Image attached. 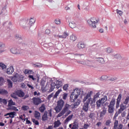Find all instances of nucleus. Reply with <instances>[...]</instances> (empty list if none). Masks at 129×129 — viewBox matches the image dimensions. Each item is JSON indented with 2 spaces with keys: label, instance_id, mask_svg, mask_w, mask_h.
Listing matches in <instances>:
<instances>
[{
  "label": "nucleus",
  "instance_id": "40",
  "mask_svg": "<svg viewBox=\"0 0 129 129\" xmlns=\"http://www.w3.org/2000/svg\"><path fill=\"white\" fill-rule=\"evenodd\" d=\"M70 40H71V41H76L77 37H76V36H75V35L74 34H72V35H71L70 38Z\"/></svg>",
  "mask_w": 129,
  "mask_h": 129
},
{
  "label": "nucleus",
  "instance_id": "13",
  "mask_svg": "<svg viewBox=\"0 0 129 129\" xmlns=\"http://www.w3.org/2000/svg\"><path fill=\"white\" fill-rule=\"evenodd\" d=\"M77 47L78 48V49H84V48L86 47V45L84 42H81L77 44Z\"/></svg>",
  "mask_w": 129,
  "mask_h": 129
},
{
  "label": "nucleus",
  "instance_id": "35",
  "mask_svg": "<svg viewBox=\"0 0 129 129\" xmlns=\"http://www.w3.org/2000/svg\"><path fill=\"white\" fill-rule=\"evenodd\" d=\"M4 103L5 105H7L8 104V101L6 99H3L0 97V103Z\"/></svg>",
  "mask_w": 129,
  "mask_h": 129
},
{
  "label": "nucleus",
  "instance_id": "17",
  "mask_svg": "<svg viewBox=\"0 0 129 129\" xmlns=\"http://www.w3.org/2000/svg\"><path fill=\"white\" fill-rule=\"evenodd\" d=\"M47 118H48V112H47V111H45L44 113V114L42 116V121H45L47 120Z\"/></svg>",
  "mask_w": 129,
  "mask_h": 129
},
{
  "label": "nucleus",
  "instance_id": "54",
  "mask_svg": "<svg viewBox=\"0 0 129 129\" xmlns=\"http://www.w3.org/2000/svg\"><path fill=\"white\" fill-rule=\"evenodd\" d=\"M114 58H116V59H121V56L120 54H115L114 55Z\"/></svg>",
  "mask_w": 129,
  "mask_h": 129
},
{
  "label": "nucleus",
  "instance_id": "39",
  "mask_svg": "<svg viewBox=\"0 0 129 129\" xmlns=\"http://www.w3.org/2000/svg\"><path fill=\"white\" fill-rule=\"evenodd\" d=\"M115 104V99L112 98L110 102L109 106L113 107L114 106Z\"/></svg>",
  "mask_w": 129,
  "mask_h": 129
},
{
  "label": "nucleus",
  "instance_id": "32",
  "mask_svg": "<svg viewBox=\"0 0 129 129\" xmlns=\"http://www.w3.org/2000/svg\"><path fill=\"white\" fill-rule=\"evenodd\" d=\"M97 61L98 62H99V63H101V64H104L105 62L104 61V59L102 57H98L97 58Z\"/></svg>",
  "mask_w": 129,
  "mask_h": 129
},
{
  "label": "nucleus",
  "instance_id": "43",
  "mask_svg": "<svg viewBox=\"0 0 129 129\" xmlns=\"http://www.w3.org/2000/svg\"><path fill=\"white\" fill-rule=\"evenodd\" d=\"M16 113H16V112H15V111L10 112V115L9 116V117H11V118L13 119V118H14V117H15V115H16Z\"/></svg>",
  "mask_w": 129,
  "mask_h": 129
},
{
  "label": "nucleus",
  "instance_id": "7",
  "mask_svg": "<svg viewBox=\"0 0 129 129\" xmlns=\"http://www.w3.org/2000/svg\"><path fill=\"white\" fill-rule=\"evenodd\" d=\"M15 93L18 97H24L25 96V93L22 90H18L15 92Z\"/></svg>",
  "mask_w": 129,
  "mask_h": 129
},
{
  "label": "nucleus",
  "instance_id": "55",
  "mask_svg": "<svg viewBox=\"0 0 129 129\" xmlns=\"http://www.w3.org/2000/svg\"><path fill=\"white\" fill-rule=\"evenodd\" d=\"M68 95V94L67 93H64L62 96V99H64V100H66L67 98V96Z\"/></svg>",
  "mask_w": 129,
  "mask_h": 129
},
{
  "label": "nucleus",
  "instance_id": "19",
  "mask_svg": "<svg viewBox=\"0 0 129 129\" xmlns=\"http://www.w3.org/2000/svg\"><path fill=\"white\" fill-rule=\"evenodd\" d=\"M55 86H56V83L52 82L50 84V89L49 91V92H52L53 90L55 89Z\"/></svg>",
  "mask_w": 129,
  "mask_h": 129
},
{
  "label": "nucleus",
  "instance_id": "16",
  "mask_svg": "<svg viewBox=\"0 0 129 129\" xmlns=\"http://www.w3.org/2000/svg\"><path fill=\"white\" fill-rule=\"evenodd\" d=\"M11 52L12 53V54H20L21 52L20 50L17 49L16 47H13L11 49Z\"/></svg>",
  "mask_w": 129,
  "mask_h": 129
},
{
  "label": "nucleus",
  "instance_id": "23",
  "mask_svg": "<svg viewBox=\"0 0 129 129\" xmlns=\"http://www.w3.org/2000/svg\"><path fill=\"white\" fill-rule=\"evenodd\" d=\"M39 110H40V112H44V111L46 110V106H45V104H42L39 107Z\"/></svg>",
  "mask_w": 129,
  "mask_h": 129
},
{
  "label": "nucleus",
  "instance_id": "11",
  "mask_svg": "<svg viewBox=\"0 0 129 129\" xmlns=\"http://www.w3.org/2000/svg\"><path fill=\"white\" fill-rule=\"evenodd\" d=\"M21 27L23 28H28V20H23L20 22V24Z\"/></svg>",
  "mask_w": 129,
  "mask_h": 129
},
{
  "label": "nucleus",
  "instance_id": "26",
  "mask_svg": "<svg viewBox=\"0 0 129 129\" xmlns=\"http://www.w3.org/2000/svg\"><path fill=\"white\" fill-rule=\"evenodd\" d=\"M108 111L109 113H112L114 111V108L112 106H108Z\"/></svg>",
  "mask_w": 129,
  "mask_h": 129
},
{
  "label": "nucleus",
  "instance_id": "9",
  "mask_svg": "<svg viewBox=\"0 0 129 129\" xmlns=\"http://www.w3.org/2000/svg\"><path fill=\"white\" fill-rule=\"evenodd\" d=\"M121 94H119L117 97L116 103V108H118L119 107V103L120 102V100H121Z\"/></svg>",
  "mask_w": 129,
  "mask_h": 129
},
{
  "label": "nucleus",
  "instance_id": "18",
  "mask_svg": "<svg viewBox=\"0 0 129 129\" xmlns=\"http://www.w3.org/2000/svg\"><path fill=\"white\" fill-rule=\"evenodd\" d=\"M54 126L53 127L54 128H56V127H58L61 125V123L60 122V120H57V121H55L54 122Z\"/></svg>",
  "mask_w": 129,
  "mask_h": 129
},
{
  "label": "nucleus",
  "instance_id": "36",
  "mask_svg": "<svg viewBox=\"0 0 129 129\" xmlns=\"http://www.w3.org/2000/svg\"><path fill=\"white\" fill-rule=\"evenodd\" d=\"M9 92L7 90H6L4 89H0V94H8Z\"/></svg>",
  "mask_w": 129,
  "mask_h": 129
},
{
  "label": "nucleus",
  "instance_id": "62",
  "mask_svg": "<svg viewBox=\"0 0 129 129\" xmlns=\"http://www.w3.org/2000/svg\"><path fill=\"white\" fill-rule=\"evenodd\" d=\"M116 12L119 16H121V15H122V12L121 11L118 10V9L116 10Z\"/></svg>",
  "mask_w": 129,
  "mask_h": 129
},
{
  "label": "nucleus",
  "instance_id": "12",
  "mask_svg": "<svg viewBox=\"0 0 129 129\" xmlns=\"http://www.w3.org/2000/svg\"><path fill=\"white\" fill-rule=\"evenodd\" d=\"M7 13V5H5L0 13V16H4Z\"/></svg>",
  "mask_w": 129,
  "mask_h": 129
},
{
  "label": "nucleus",
  "instance_id": "2",
  "mask_svg": "<svg viewBox=\"0 0 129 129\" xmlns=\"http://www.w3.org/2000/svg\"><path fill=\"white\" fill-rule=\"evenodd\" d=\"M99 22V19H96L94 18H91L90 20H88L87 23L91 28L95 29L96 28V24Z\"/></svg>",
  "mask_w": 129,
  "mask_h": 129
},
{
  "label": "nucleus",
  "instance_id": "42",
  "mask_svg": "<svg viewBox=\"0 0 129 129\" xmlns=\"http://www.w3.org/2000/svg\"><path fill=\"white\" fill-rule=\"evenodd\" d=\"M41 116V113L39 112L38 111H35V117L36 118H38V117H40Z\"/></svg>",
  "mask_w": 129,
  "mask_h": 129
},
{
  "label": "nucleus",
  "instance_id": "37",
  "mask_svg": "<svg viewBox=\"0 0 129 129\" xmlns=\"http://www.w3.org/2000/svg\"><path fill=\"white\" fill-rule=\"evenodd\" d=\"M61 91H62V90L59 89L58 91H57L55 94L54 95L53 98H57V97H58V96L59 95V94H60V92H61Z\"/></svg>",
  "mask_w": 129,
  "mask_h": 129
},
{
  "label": "nucleus",
  "instance_id": "33",
  "mask_svg": "<svg viewBox=\"0 0 129 129\" xmlns=\"http://www.w3.org/2000/svg\"><path fill=\"white\" fill-rule=\"evenodd\" d=\"M73 117V114L69 115L64 120V123H66L67 122H68L69 121L71 120Z\"/></svg>",
  "mask_w": 129,
  "mask_h": 129
},
{
  "label": "nucleus",
  "instance_id": "25",
  "mask_svg": "<svg viewBox=\"0 0 129 129\" xmlns=\"http://www.w3.org/2000/svg\"><path fill=\"white\" fill-rule=\"evenodd\" d=\"M13 72H14V68L13 67H10L9 68H8L7 70V74H12Z\"/></svg>",
  "mask_w": 129,
  "mask_h": 129
},
{
  "label": "nucleus",
  "instance_id": "5",
  "mask_svg": "<svg viewBox=\"0 0 129 129\" xmlns=\"http://www.w3.org/2000/svg\"><path fill=\"white\" fill-rule=\"evenodd\" d=\"M32 100L34 105H36L37 106L42 103V100L39 97H33Z\"/></svg>",
  "mask_w": 129,
  "mask_h": 129
},
{
  "label": "nucleus",
  "instance_id": "50",
  "mask_svg": "<svg viewBox=\"0 0 129 129\" xmlns=\"http://www.w3.org/2000/svg\"><path fill=\"white\" fill-rule=\"evenodd\" d=\"M0 67H1L2 69H5V68H7V66L3 63V62H0Z\"/></svg>",
  "mask_w": 129,
  "mask_h": 129
},
{
  "label": "nucleus",
  "instance_id": "63",
  "mask_svg": "<svg viewBox=\"0 0 129 129\" xmlns=\"http://www.w3.org/2000/svg\"><path fill=\"white\" fill-rule=\"evenodd\" d=\"M88 127H89V125H88L87 123H85L84 125V128L88 129Z\"/></svg>",
  "mask_w": 129,
  "mask_h": 129
},
{
  "label": "nucleus",
  "instance_id": "41",
  "mask_svg": "<svg viewBox=\"0 0 129 129\" xmlns=\"http://www.w3.org/2000/svg\"><path fill=\"white\" fill-rule=\"evenodd\" d=\"M23 46H31L32 45V42L24 41L22 43Z\"/></svg>",
  "mask_w": 129,
  "mask_h": 129
},
{
  "label": "nucleus",
  "instance_id": "31",
  "mask_svg": "<svg viewBox=\"0 0 129 129\" xmlns=\"http://www.w3.org/2000/svg\"><path fill=\"white\" fill-rule=\"evenodd\" d=\"M100 100L102 101V104H103V103H105V101H107V96H104L103 97L101 98Z\"/></svg>",
  "mask_w": 129,
  "mask_h": 129
},
{
  "label": "nucleus",
  "instance_id": "51",
  "mask_svg": "<svg viewBox=\"0 0 129 129\" xmlns=\"http://www.w3.org/2000/svg\"><path fill=\"white\" fill-rule=\"evenodd\" d=\"M90 64V61L88 60H84V65H89Z\"/></svg>",
  "mask_w": 129,
  "mask_h": 129
},
{
  "label": "nucleus",
  "instance_id": "45",
  "mask_svg": "<svg viewBox=\"0 0 129 129\" xmlns=\"http://www.w3.org/2000/svg\"><path fill=\"white\" fill-rule=\"evenodd\" d=\"M31 120L34 123H35V125H39V121L34 118H32Z\"/></svg>",
  "mask_w": 129,
  "mask_h": 129
},
{
  "label": "nucleus",
  "instance_id": "49",
  "mask_svg": "<svg viewBox=\"0 0 129 129\" xmlns=\"http://www.w3.org/2000/svg\"><path fill=\"white\" fill-rule=\"evenodd\" d=\"M68 87H69V85L66 84H64L62 87L63 90H67L68 89Z\"/></svg>",
  "mask_w": 129,
  "mask_h": 129
},
{
  "label": "nucleus",
  "instance_id": "48",
  "mask_svg": "<svg viewBox=\"0 0 129 129\" xmlns=\"http://www.w3.org/2000/svg\"><path fill=\"white\" fill-rule=\"evenodd\" d=\"M128 101H129V96H127L123 102L124 104H126V105L128 103Z\"/></svg>",
  "mask_w": 129,
  "mask_h": 129
},
{
  "label": "nucleus",
  "instance_id": "4",
  "mask_svg": "<svg viewBox=\"0 0 129 129\" xmlns=\"http://www.w3.org/2000/svg\"><path fill=\"white\" fill-rule=\"evenodd\" d=\"M90 101H92V98H89V99L87 100V102L84 104L82 109L85 111V112H87L88 111V106H89Z\"/></svg>",
  "mask_w": 129,
  "mask_h": 129
},
{
  "label": "nucleus",
  "instance_id": "30",
  "mask_svg": "<svg viewBox=\"0 0 129 129\" xmlns=\"http://www.w3.org/2000/svg\"><path fill=\"white\" fill-rule=\"evenodd\" d=\"M79 104H80V100H77V101L74 104V106L72 107L73 109L76 108V107H77Z\"/></svg>",
  "mask_w": 129,
  "mask_h": 129
},
{
  "label": "nucleus",
  "instance_id": "10",
  "mask_svg": "<svg viewBox=\"0 0 129 129\" xmlns=\"http://www.w3.org/2000/svg\"><path fill=\"white\" fill-rule=\"evenodd\" d=\"M92 94V91H90L89 92L87 95L84 97V99H83V102H85L86 100H88L89 99V97H91V95Z\"/></svg>",
  "mask_w": 129,
  "mask_h": 129
},
{
  "label": "nucleus",
  "instance_id": "34",
  "mask_svg": "<svg viewBox=\"0 0 129 129\" xmlns=\"http://www.w3.org/2000/svg\"><path fill=\"white\" fill-rule=\"evenodd\" d=\"M8 110H14V111H18L19 109L17 108L16 106H12L10 107H8L7 109Z\"/></svg>",
  "mask_w": 129,
  "mask_h": 129
},
{
  "label": "nucleus",
  "instance_id": "24",
  "mask_svg": "<svg viewBox=\"0 0 129 129\" xmlns=\"http://www.w3.org/2000/svg\"><path fill=\"white\" fill-rule=\"evenodd\" d=\"M62 107H59V106H57L54 108V110H55L56 113H59L61 110H62Z\"/></svg>",
  "mask_w": 129,
  "mask_h": 129
},
{
  "label": "nucleus",
  "instance_id": "44",
  "mask_svg": "<svg viewBox=\"0 0 129 129\" xmlns=\"http://www.w3.org/2000/svg\"><path fill=\"white\" fill-rule=\"evenodd\" d=\"M96 114L95 113H91L89 115V117L91 118V119H94V117H95Z\"/></svg>",
  "mask_w": 129,
  "mask_h": 129
},
{
  "label": "nucleus",
  "instance_id": "22",
  "mask_svg": "<svg viewBox=\"0 0 129 129\" xmlns=\"http://www.w3.org/2000/svg\"><path fill=\"white\" fill-rule=\"evenodd\" d=\"M69 26L71 29H74V28H76V23L74 21H72L69 23Z\"/></svg>",
  "mask_w": 129,
  "mask_h": 129
},
{
  "label": "nucleus",
  "instance_id": "6",
  "mask_svg": "<svg viewBox=\"0 0 129 129\" xmlns=\"http://www.w3.org/2000/svg\"><path fill=\"white\" fill-rule=\"evenodd\" d=\"M46 83V81L44 80H42L40 81V86H41V88L42 89V90L44 91V90H46V88H47V87L48 86V82L47 83V84L46 85V86L45 87V84Z\"/></svg>",
  "mask_w": 129,
  "mask_h": 129
},
{
  "label": "nucleus",
  "instance_id": "58",
  "mask_svg": "<svg viewBox=\"0 0 129 129\" xmlns=\"http://www.w3.org/2000/svg\"><path fill=\"white\" fill-rule=\"evenodd\" d=\"M107 53H111L112 52V49L110 48V47H108L106 49Z\"/></svg>",
  "mask_w": 129,
  "mask_h": 129
},
{
  "label": "nucleus",
  "instance_id": "3",
  "mask_svg": "<svg viewBox=\"0 0 129 129\" xmlns=\"http://www.w3.org/2000/svg\"><path fill=\"white\" fill-rule=\"evenodd\" d=\"M71 106V105H69L68 103L65 104L64 106L62 111L60 112H59L56 116L57 117H61V116L65 114L67 111H69V109L70 108Z\"/></svg>",
  "mask_w": 129,
  "mask_h": 129
},
{
  "label": "nucleus",
  "instance_id": "64",
  "mask_svg": "<svg viewBox=\"0 0 129 129\" xmlns=\"http://www.w3.org/2000/svg\"><path fill=\"white\" fill-rule=\"evenodd\" d=\"M106 78H107V77L105 76H102L101 77V80H105L106 79Z\"/></svg>",
  "mask_w": 129,
  "mask_h": 129
},
{
  "label": "nucleus",
  "instance_id": "47",
  "mask_svg": "<svg viewBox=\"0 0 129 129\" xmlns=\"http://www.w3.org/2000/svg\"><path fill=\"white\" fill-rule=\"evenodd\" d=\"M5 82V79L3 77L0 78V86L4 85V83Z\"/></svg>",
  "mask_w": 129,
  "mask_h": 129
},
{
  "label": "nucleus",
  "instance_id": "21",
  "mask_svg": "<svg viewBox=\"0 0 129 129\" xmlns=\"http://www.w3.org/2000/svg\"><path fill=\"white\" fill-rule=\"evenodd\" d=\"M13 105H16V103L11 99L8 101V107H12Z\"/></svg>",
  "mask_w": 129,
  "mask_h": 129
},
{
  "label": "nucleus",
  "instance_id": "38",
  "mask_svg": "<svg viewBox=\"0 0 129 129\" xmlns=\"http://www.w3.org/2000/svg\"><path fill=\"white\" fill-rule=\"evenodd\" d=\"M32 66L35 67V68H41V67H42V64L39 63H36L32 64Z\"/></svg>",
  "mask_w": 129,
  "mask_h": 129
},
{
  "label": "nucleus",
  "instance_id": "46",
  "mask_svg": "<svg viewBox=\"0 0 129 129\" xmlns=\"http://www.w3.org/2000/svg\"><path fill=\"white\" fill-rule=\"evenodd\" d=\"M15 38L17 40H22V39H23V37L20 34H16L15 35Z\"/></svg>",
  "mask_w": 129,
  "mask_h": 129
},
{
  "label": "nucleus",
  "instance_id": "15",
  "mask_svg": "<svg viewBox=\"0 0 129 129\" xmlns=\"http://www.w3.org/2000/svg\"><path fill=\"white\" fill-rule=\"evenodd\" d=\"M64 102L62 99L59 100L57 101V105L59 106L60 107H61V108H63V106H64Z\"/></svg>",
  "mask_w": 129,
  "mask_h": 129
},
{
  "label": "nucleus",
  "instance_id": "61",
  "mask_svg": "<svg viewBox=\"0 0 129 129\" xmlns=\"http://www.w3.org/2000/svg\"><path fill=\"white\" fill-rule=\"evenodd\" d=\"M117 125H118V120H115V122H114V126L117 127Z\"/></svg>",
  "mask_w": 129,
  "mask_h": 129
},
{
  "label": "nucleus",
  "instance_id": "1",
  "mask_svg": "<svg viewBox=\"0 0 129 129\" xmlns=\"http://www.w3.org/2000/svg\"><path fill=\"white\" fill-rule=\"evenodd\" d=\"M24 78H25V77L22 75V74L15 73L13 77H12V80L13 82H18H18H22L24 80Z\"/></svg>",
  "mask_w": 129,
  "mask_h": 129
},
{
  "label": "nucleus",
  "instance_id": "59",
  "mask_svg": "<svg viewBox=\"0 0 129 129\" xmlns=\"http://www.w3.org/2000/svg\"><path fill=\"white\" fill-rule=\"evenodd\" d=\"M5 44L0 41V49H3V48H5Z\"/></svg>",
  "mask_w": 129,
  "mask_h": 129
},
{
  "label": "nucleus",
  "instance_id": "8",
  "mask_svg": "<svg viewBox=\"0 0 129 129\" xmlns=\"http://www.w3.org/2000/svg\"><path fill=\"white\" fill-rule=\"evenodd\" d=\"M35 19L33 18H31L29 20H27L28 28H31L33 24H35Z\"/></svg>",
  "mask_w": 129,
  "mask_h": 129
},
{
  "label": "nucleus",
  "instance_id": "29",
  "mask_svg": "<svg viewBox=\"0 0 129 129\" xmlns=\"http://www.w3.org/2000/svg\"><path fill=\"white\" fill-rule=\"evenodd\" d=\"M101 104H102V102L101 100L100 99L96 102V105H97V109H99V107L101 106Z\"/></svg>",
  "mask_w": 129,
  "mask_h": 129
},
{
  "label": "nucleus",
  "instance_id": "56",
  "mask_svg": "<svg viewBox=\"0 0 129 129\" xmlns=\"http://www.w3.org/2000/svg\"><path fill=\"white\" fill-rule=\"evenodd\" d=\"M110 123H111V120H107L106 121L105 124H106V125L109 126V125H110Z\"/></svg>",
  "mask_w": 129,
  "mask_h": 129
},
{
  "label": "nucleus",
  "instance_id": "52",
  "mask_svg": "<svg viewBox=\"0 0 129 129\" xmlns=\"http://www.w3.org/2000/svg\"><path fill=\"white\" fill-rule=\"evenodd\" d=\"M23 110H24L25 111L28 110L29 109V106H23L22 107Z\"/></svg>",
  "mask_w": 129,
  "mask_h": 129
},
{
  "label": "nucleus",
  "instance_id": "20",
  "mask_svg": "<svg viewBox=\"0 0 129 129\" xmlns=\"http://www.w3.org/2000/svg\"><path fill=\"white\" fill-rule=\"evenodd\" d=\"M55 84H56V88H57V89H59V88H60V87L62 86V81L57 80L56 83Z\"/></svg>",
  "mask_w": 129,
  "mask_h": 129
},
{
  "label": "nucleus",
  "instance_id": "14",
  "mask_svg": "<svg viewBox=\"0 0 129 129\" xmlns=\"http://www.w3.org/2000/svg\"><path fill=\"white\" fill-rule=\"evenodd\" d=\"M125 108H126V107H125V106H124L123 105V103L120 104V108H119V109L118 110V114H120L121 111H123L124 110V109H125Z\"/></svg>",
  "mask_w": 129,
  "mask_h": 129
},
{
  "label": "nucleus",
  "instance_id": "28",
  "mask_svg": "<svg viewBox=\"0 0 129 129\" xmlns=\"http://www.w3.org/2000/svg\"><path fill=\"white\" fill-rule=\"evenodd\" d=\"M100 95V93L99 92L96 93V94L94 96V97L93 98V101L94 102H95V101H96V98H98Z\"/></svg>",
  "mask_w": 129,
  "mask_h": 129
},
{
  "label": "nucleus",
  "instance_id": "53",
  "mask_svg": "<svg viewBox=\"0 0 129 129\" xmlns=\"http://www.w3.org/2000/svg\"><path fill=\"white\" fill-rule=\"evenodd\" d=\"M68 33H67V32H64L63 34L62 35L63 37V39H66V38H67V37H68Z\"/></svg>",
  "mask_w": 129,
  "mask_h": 129
},
{
  "label": "nucleus",
  "instance_id": "57",
  "mask_svg": "<svg viewBox=\"0 0 129 129\" xmlns=\"http://www.w3.org/2000/svg\"><path fill=\"white\" fill-rule=\"evenodd\" d=\"M54 95V93H52L51 94H50V95H49L47 97V99L48 100H50V99L52 98V97H53V96Z\"/></svg>",
  "mask_w": 129,
  "mask_h": 129
},
{
  "label": "nucleus",
  "instance_id": "27",
  "mask_svg": "<svg viewBox=\"0 0 129 129\" xmlns=\"http://www.w3.org/2000/svg\"><path fill=\"white\" fill-rule=\"evenodd\" d=\"M8 86L9 88H13V82L10 79L7 80Z\"/></svg>",
  "mask_w": 129,
  "mask_h": 129
},
{
  "label": "nucleus",
  "instance_id": "60",
  "mask_svg": "<svg viewBox=\"0 0 129 129\" xmlns=\"http://www.w3.org/2000/svg\"><path fill=\"white\" fill-rule=\"evenodd\" d=\"M11 96L13 98H15V99H18V97L16 96V95H15V93H14L13 94H11Z\"/></svg>",
  "mask_w": 129,
  "mask_h": 129
}]
</instances>
